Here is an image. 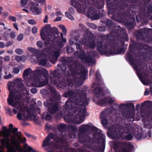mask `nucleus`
<instances>
[{
    "label": "nucleus",
    "mask_w": 152,
    "mask_h": 152,
    "mask_svg": "<svg viewBox=\"0 0 152 152\" xmlns=\"http://www.w3.org/2000/svg\"><path fill=\"white\" fill-rule=\"evenodd\" d=\"M21 78H17L13 81H9L8 83V88L10 94L7 99L8 102L9 104L15 107L13 109L15 114L17 113V110L19 112L18 114L17 117L20 120H25L26 119L32 118V115L29 113L28 108L24 102L20 99V95L16 93H13V91L16 86L18 87V91H22L23 93L28 95L29 90L25 89L22 82Z\"/></svg>",
    "instance_id": "1"
},
{
    "label": "nucleus",
    "mask_w": 152,
    "mask_h": 152,
    "mask_svg": "<svg viewBox=\"0 0 152 152\" xmlns=\"http://www.w3.org/2000/svg\"><path fill=\"white\" fill-rule=\"evenodd\" d=\"M79 96L80 97L75 99L74 101L70 98L66 102L65 107L67 110H72L75 113H78L73 120H72V116L69 115H66L64 117L65 121L69 123L73 122L75 124H79L84 121V117L88 115L86 113L85 107L88 104L89 100L86 97L85 89L80 93Z\"/></svg>",
    "instance_id": "2"
},
{
    "label": "nucleus",
    "mask_w": 152,
    "mask_h": 152,
    "mask_svg": "<svg viewBox=\"0 0 152 152\" xmlns=\"http://www.w3.org/2000/svg\"><path fill=\"white\" fill-rule=\"evenodd\" d=\"M2 129L3 130L0 131V137L3 136L4 138L0 140L2 145V146H0V152H23V149L17 144L15 135L18 131V128H15L11 130L13 134L11 136L10 140L9 138L10 135V130L5 126L3 127Z\"/></svg>",
    "instance_id": "3"
},
{
    "label": "nucleus",
    "mask_w": 152,
    "mask_h": 152,
    "mask_svg": "<svg viewBox=\"0 0 152 152\" xmlns=\"http://www.w3.org/2000/svg\"><path fill=\"white\" fill-rule=\"evenodd\" d=\"M32 70L30 68L25 70L23 73V77L26 80L27 83H29L30 85L36 87H41L48 84V72L45 69L41 67L37 68L33 73V76L30 79L28 80V75L31 73Z\"/></svg>",
    "instance_id": "4"
},
{
    "label": "nucleus",
    "mask_w": 152,
    "mask_h": 152,
    "mask_svg": "<svg viewBox=\"0 0 152 152\" xmlns=\"http://www.w3.org/2000/svg\"><path fill=\"white\" fill-rule=\"evenodd\" d=\"M71 4L77 9L78 12L84 13L87 10L86 15L90 18L97 20L102 16L99 11L92 7L88 0H72Z\"/></svg>",
    "instance_id": "5"
},
{
    "label": "nucleus",
    "mask_w": 152,
    "mask_h": 152,
    "mask_svg": "<svg viewBox=\"0 0 152 152\" xmlns=\"http://www.w3.org/2000/svg\"><path fill=\"white\" fill-rule=\"evenodd\" d=\"M108 135L114 139L121 138L128 140H131L132 138V135L134 134L133 129L129 125H125L122 129L115 127L113 126L109 129Z\"/></svg>",
    "instance_id": "6"
},
{
    "label": "nucleus",
    "mask_w": 152,
    "mask_h": 152,
    "mask_svg": "<svg viewBox=\"0 0 152 152\" xmlns=\"http://www.w3.org/2000/svg\"><path fill=\"white\" fill-rule=\"evenodd\" d=\"M91 126L89 124H83L80 126L79 128L80 133L78 134V138L79 141L82 143H83L87 142L86 144H85L86 147L90 148L92 150L94 151H97L99 152H104L105 148V136H103L102 138L101 139V146L99 148H96L95 147L96 144L95 143H92L89 142V140H87L88 137L87 136H84L81 135V133H85L86 132L91 128Z\"/></svg>",
    "instance_id": "7"
},
{
    "label": "nucleus",
    "mask_w": 152,
    "mask_h": 152,
    "mask_svg": "<svg viewBox=\"0 0 152 152\" xmlns=\"http://www.w3.org/2000/svg\"><path fill=\"white\" fill-rule=\"evenodd\" d=\"M70 69L69 72V68H66L63 71L64 75L65 77H70L67 79V85L72 87L74 83L78 84V85L82 84L83 81L86 79V72L84 69H79L76 72L71 68Z\"/></svg>",
    "instance_id": "8"
},
{
    "label": "nucleus",
    "mask_w": 152,
    "mask_h": 152,
    "mask_svg": "<svg viewBox=\"0 0 152 152\" xmlns=\"http://www.w3.org/2000/svg\"><path fill=\"white\" fill-rule=\"evenodd\" d=\"M61 138L59 139L56 135H54L53 134H50L46 137L43 141L42 146L45 147L50 145H52L56 148L58 147L56 145L53 144L52 142L54 141L57 142L58 144H61V145L64 148L66 152H75L74 149L71 148L69 146L64 136H62Z\"/></svg>",
    "instance_id": "9"
},
{
    "label": "nucleus",
    "mask_w": 152,
    "mask_h": 152,
    "mask_svg": "<svg viewBox=\"0 0 152 152\" xmlns=\"http://www.w3.org/2000/svg\"><path fill=\"white\" fill-rule=\"evenodd\" d=\"M99 85L94 83L92 86L94 89V92L95 96L93 100L97 104L101 106L106 105L107 103L111 104L115 100L113 97H109L105 98L102 95L101 89L99 88Z\"/></svg>",
    "instance_id": "10"
},
{
    "label": "nucleus",
    "mask_w": 152,
    "mask_h": 152,
    "mask_svg": "<svg viewBox=\"0 0 152 152\" xmlns=\"http://www.w3.org/2000/svg\"><path fill=\"white\" fill-rule=\"evenodd\" d=\"M57 44V50L55 49L53 50L50 48L46 50L47 52V57L50 59V62L53 64H54L57 60L58 58L60 56L59 50L64 45L61 39L58 40Z\"/></svg>",
    "instance_id": "11"
},
{
    "label": "nucleus",
    "mask_w": 152,
    "mask_h": 152,
    "mask_svg": "<svg viewBox=\"0 0 152 152\" xmlns=\"http://www.w3.org/2000/svg\"><path fill=\"white\" fill-rule=\"evenodd\" d=\"M52 30L50 24H47L43 27L41 31L40 35L42 39L45 40V42L49 40L51 42H54L56 40V36L52 32Z\"/></svg>",
    "instance_id": "12"
},
{
    "label": "nucleus",
    "mask_w": 152,
    "mask_h": 152,
    "mask_svg": "<svg viewBox=\"0 0 152 152\" xmlns=\"http://www.w3.org/2000/svg\"><path fill=\"white\" fill-rule=\"evenodd\" d=\"M132 65L134 70L136 71L137 76L143 84L146 85L148 84H150V83L146 79L147 75L143 72V69H142L139 70L140 67L138 64L132 62Z\"/></svg>",
    "instance_id": "13"
},
{
    "label": "nucleus",
    "mask_w": 152,
    "mask_h": 152,
    "mask_svg": "<svg viewBox=\"0 0 152 152\" xmlns=\"http://www.w3.org/2000/svg\"><path fill=\"white\" fill-rule=\"evenodd\" d=\"M69 43L70 45H72L74 44L75 42L76 45L77 49L81 50V47L80 44H81L80 42L78 41L77 39H73V38H70L69 39ZM81 53L80 54L79 57L84 62L87 63H90L92 61V58L90 56H86L82 50H80Z\"/></svg>",
    "instance_id": "14"
},
{
    "label": "nucleus",
    "mask_w": 152,
    "mask_h": 152,
    "mask_svg": "<svg viewBox=\"0 0 152 152\" xmlns=\"http://www.w3.org/2000/svg\"><path fill=\"white\" fill-rule=\"evenodd\" d=\"M115 152H130L131 146L129 143L124 142H115L113 144Z\"/></svg>",
    "instance_id": "15"
},
{
    "label": "nucleus",
    "mask_w": 152,
    "mask_h": 152,
    "mask_svg": "<svg viewBox=\"0 0 152 152\" xmlns=\"http://www.w3.org/2000/svg\"><path fill=\"white\" fill-rule=\"evenodd\" d=\"M88 34L84 37L82 42L86 46L88 47L91 48H94L95 44L94 39H93V35L92 34H90L89 37Z\"/></svg>",
    "instance_id": "16"
},
{
    "label": "nucleus",
    "mask_w": 152,
    "mask_h": 152,
    "mask_svg": "<svg viewBox=\"0 0 152 152\" xmlns=\"http://www.w3.org/2000/svg\"><path fill=\"white\" fill-rule=\"evenodd\" d=\"M56 73L55 72H52L51 74L50 75V80L51 82L53 84H58V83L61 85V86H65L66 84L65 83V80H61V79L60 77L58 78V77L56 76Z\"/></svg>",
    "instance_id": "17"
},
{
    "label": "nucleus",
    "mask_w": 152,
    "mask_h": 152,
    "mask_svg": "<svg viewBox=\"0 0 152 152\" xmlns=\"http://www.w3.org/2000/svg\"><path fill=\"white\" fill-rule=\"evenodd\" d=\"M44 105L45 106H49L48 111L51 114H54L56 112L58 109V105L56 102L50 103L48 100L45 102Z\"/></svg>",
    "instance_id": "18"
},
{
    "label": "nucleus",
    "mask_w": 152,
    "mask_h": 152,
    "mask_svg": "<svg viewBox=\"0 0 152 152\" xmlns=\"http://www.w3.org/2000/svg\"><path fill=\"white\" fill-rule=\"evenodd\" d=\"M68 128L69 131L68 133V137L70 138H75L76 137L75 133L77 130V127L74 126L70 125Z\"/></svg>",
    "instance_id": "19"
},
{
    "label": "nucleus",
    "mask_w": 152,
    "mask_h": 152,
    "mask_svg": "<svg viewBox=\"0 0 152 152\" xmlns=\"http://www.w3.org/2000/svg\"><path fill=\"white\" fill-rule=\"evenodd\" d=\"M108 112L109 113L110 115V114L111 113L110 112V110H108L104 112H102L100 115V118L101 119L102 123L103 125H106L107 123V120L105 119L104 116H105L106 118L109 117V115H107Z\"/></svg>",
    "instance_id": "20"
},
{
    "label": "nucleus",
    "mask_w": 152,
    "mask_h": 152,
    "mask_svg": "<svg viewBox=\"0 0 152 152\" xmlns=\"http://www.w3.org/2000/svg\"><path fill=\"white\" fill-rule=\"evenodd\" d=\"M32 7L30 9V11L32 12L34 14L38 15L40 13L42 12V10L38 8L37 7L35 6H38V3L34 4V3H32Z\"/></svg>",
    "instance_id": "21"
},
{
    "label": "nucleus",
    "mask_w": 152,
    "mask_h": 152,
    "mask_svg": "<svg viewBox=\"0 0 152 152\" xmlns=\"http://www.w3.org/2000/svg\"><path fill=\"white\" fill-rule=\"evenodd\" d=\"M92 4L98 9L102 7L104 4V0H92Z\"/></svg>",
    "instance_id": "22"
},
{
    "label": "nucleus",
    "mask_w": 152,
    "mask_h": 152,
    "mask_svg": "<svg viewBox=\"0 0 152 152\" xmlns=\"http://www.w3.org/2000/svg\"><path fill=\"white\" fill-rule=\"evenodd\" d=\"M107 46L105 45H104L103 42H98L97 45V50L99 52H105L107 51L106 50Z\"/></svg>",
    "instance_id": "23"
},
{
    "label": "nucleus",
    "mask_w": 152,
    "mask_h": 152,
    "mask_svg": "<svg viewBox=\"0 0 152 152\" xmlns=\"http://www.w3.org/2000/svg\"><path fill=\"white\" fill-rule=\"evenodd\" d=\"M122 114L124 117L127 118H131V119H132V120H131L132 121H133L134 115V111L131 113L129 111H125L124 113H123Z\"/></svg>",
    "instance_id": "24"
},
{
    "label": "nucleus",
    "mask_w": 152,
    "mask_h": 152,
    "mask_svg": "<svg viewBox=\"0 0 152 152\" xmlns=\"http://www.w3.org/2000/svg\"><path fill=\"white\" fill-rule=\"evenodd\" d=\"M36 58H37V61L39 65L44 66L46 64L47 60L43 59L42 57H38V56L37 55Z\"/></svg>",
    "instance_id": "25"
},
{
    "label": "nucleus",
    "mask_w": 152,
    "mask_h": 152,
    "mask_svg": "<svg viewBox=\"0 0 152 152\" xmlns=\"http://www.w3.org/2000/svg\"><path fill=\"white\" fill-rule=\"evenodd\" d=\"M144 126L145 128L150 129L152 128V120H149V117L146 121H145Z\"/></svg>",
    "instance_id": "26"
},
{
    "label": "nucleus",
    "mask_w": 152,
    "mask_h": 152,
    "mask_svg": "<svg viewBox=\"0 0 152 152\" xmlns=\"http://www.w3.org/2000/svg\"><path fill=\"white\" fill-rule=\"evenodd\" d=\"M9 67L7 66H4V69L5 74L6 75L4 76V78L6 79H8L11 78L13 77V75L11 74H9L7 75V69H9Z\"/></svg>",
    "instance_id": "27"
},
{
    "label": "nucleus",
    "mask_w": 152,
    "mask_h": 152,
    "mask_svg": "<svg viewBox=\"0 0 152 152\" xmlns=\"http://www.w3.org/2000/svg\"><path fill=\"white\" fill-rule=\"evenodd\" d=\"M67 127L66 125L63 123L60 124L57 127L58 130L60 131L65 130Z\"/></svg>",
    "instance_id": "28"
},
{
    "label": "nucleus",
    "mask_w": 152,
    "mask_h": 152,
    "mask_svg": "<svg viewBox=\"0 0 152 152\" xmlns=\"http://www.w3.org/2000/svg\"><path fill=\"white\" fill-rule=\"evenodd\" d=\"M73 94L74 93L72 91H69V92L64 93V96L65 97H67L72 96Z\"/></svg>",
    "instance_id": "29"
},
{
    "label": "nucleus",
    "mask_w": 152,
    "mask_h": 152,
    "mask_svg": "<svg viewBox=\"0 0 152 152\" xmlns=\"http://www.w3.org/2000/svg\"><path fill=\"white\" fill-rule=\"evenodd\" d=\"M59 28L62 30V32L65 35L66 34L67 30L64 26L61 25L59 26Z\"/></svg>",
    "instance_id": "30"
},
{
    "label": "nucleus",
    "mask_w": 152,
    "mask_h": 152,
    "mask_svg": "<svg viewBox=\"0 0 152 152\" xmlns=\"http://www.w3.org/2000/svg\"><path fill=\"white\" fill-rule=\"evenodd\" d=\"M20 68L18 67H15L12 69V72L15 74H17L19 73L20 71Z\"/></svg>",
    "instance_id": "31"
},
{
    "label": "nucleus",
    "mask_w": 152,
    "mask_h": 152,
    "mask_svg": "<svg viewBox=\"0 0 152 152\" xmlns=\"http://www.w3.org/2000/svg\"><path fill=\"white\" fill-rule=\"evenodd\" d=\"M66 16L70 20H74V18L72 16L69 12H66L65 13Z\"/></svg>",
    "instance_id": "32"
},
{
    "label": "nucleus",
    "mask_w": 152,
    "mask_h": 152,
    "mask_svg": "<svg viewBox=\"0 0 152 152\" xmlns=\"http://www.w3.org/2000/svg\"><path fill=\"white\" fill-rule=\"evenodd\" d=\"M15 53L18 55H21L23 53V50L20 48H17L15 50Z\"/></svg>",
    "instance_id": "33"
},
{
    "label": "nucleus",
    "mask_w": 152,
    "mask_h": 152,
    "mask_svg": "<svg viewBox=\"0 0 152 152\" xmlns=\"http://www.w3.org/2000/svg\"><path fill=\"white\" fill-rule=\"evenodd\" d=\"M28 49L30 51L34 53V54H38V51L36 49H35L34 48H33L31 47H28Z\"/></svg>",
    "instance_id": "34"
},
{
    "label": "nucleus",
    "mask_w": 152,
    "mask_h": 152,
    "mask_svg": "<svg viewBox=\"0 0 152 152\" xmlns=\"http://www.w3.org/2000/svg\"><path fill=\"white\" fill-rule=\"evenodd\" d=\"M28 49L30 51L34 53V54H38V51L36 49H35L34 48H33L31 47H28Z\"/></svg>",
    "instance_id": "35"
},
{
    "label": "nucleus",
    "mask_w": 152,
    "mask_h": 152,
    "mask_svg": "<svg viewBox=\"0 0 152 152\" xmlns=\"http://www.w3.org/2000/svg\"><path fill=\"white\" fill-rule=\"evenodd\" d=\"M17 140V144L18 145H19V143H24L26 142V138L25 137H23V138H21V139L20 140Z\"/></svg>",
    "instance_id": "36"
},
{
    "label": "nucleus",
    "mask_w": 152,
    "mask_h": 152,
    "mask_svg": "<svg viewBox=\"0 0 152 152\" xmlns=\"http://www.w3.org/2000/svg\"><path fill=\"white\" fill-rule=\"evenodd\" d=\"M21 133L20 132H18L15 134V135L16 139V140H19L21 139V135H20Z\"/></svg>",
    "instance_id": "37"
},
{
    "label": "nucleus",
    "mask_w": 152,
    "mask_h": 152,
    "mask_svg": "<svg viewBox=\"0 0 152 152\" xmlns=\"http://www.w3.org/2000/svg\"><path fill=\"white\" fill-rule=\"evenodd\" d=\"M111 0H107V6L110 9L113 8V5L112 4L110 3Z\"/></svg>",
    "instance_id": "38"
},
{
    "label": "nucleus",
    "mask_w": 152,
    "mask_h": 152,
    "mask_svg": "<svg viewBox=\"0 0 152 152\" xmlns=\"http://www.w3.org/2000/svg\"><path fill=\"white\" fill-rule=\"evenodd\" d=\"M23 38V34H19L17 37V40L18 41H21Z\"/></svg>",
    "instance_id": "39"
},
{
    "label": "nucleus",
    "mask_w": 152,
    "mask_h": 152,
    "mask_svg": "<svg viewBox=\"0 0 152 152\" xmlns=\"http://www.w3.org/2000/svg\"><path fill=\"white\" fill-rule=\"evenodd\" d=\"M28 23L30 24L34 25L36 24V22L34 20L30 19L28 20Z\"/></svg>",
    "instance_id": "40"
},
{
    "label": "nucleus",
    "mask_w": 152,
    "mask_h": 152,
    "mask_svg": "<svg viewBox=\"0 0 152 152\" xmlns=\"http://www.w3.org/2000/svg\"><path fill=\"white\" fill-rule=\"evenodd\" d=\"M37 46L39 48H42L43 46V44L40 41H38L37 43Z\"/></svg>",
    "instance_id": "41"
},
{
    "label": "nucleus",
    "mask_w": 152,
    "mask_h": 152,
    "mask_svg": "<svg viewBox=\"0 0 152 152\" xmlns=\"http://www.w3.org/2000/svg\"><path fill=\"white\" fill-rule=\"evenodd\" d=\"M15 60L18 62L20 61L22 59V58L21 56H16L15 58Z\"/></svg>",
    "instance_id": "42"
},
{
    "label": "nucleus",
    "mask_w": 152,
    "mask_h": 152,
    "mask_svg": "<svg viewBox=\"0 0 152 152\" xmlns=\"http://www.w3.org/2000/svg\"><path fill=\"white\" fill-rule=\"evenodd\" d=\"M1 15L4 18H6L8 15V13L6 12H3Z\"/></svg>",
    "instance_id": "43"
},
{
    "label": "nucleus",
    "mask_w": 152,
    "mask_h": 152,
    "mask_svg": "<svg viewBox=\"0 0 152 152\" xmlns=\"http://www.w3.org/2000/svg\"><path fill=\"white\" fill-rule=\"evenodd\" d=\"M16 36L15 33L14 31H12L10 33V36L12 38H14Z\"/></svg>",
    "instance_id": "44"
},
{
    "label": "nucleus",
    "mask_w": 152,
    "mask_h": 152,
    "mask_svg": "<svg viewBox=\"0 0 152 152\" xmlns=\"http://www.w3.org/2000/svg\"><path fill=\"white\" fill-rule=\"evenodd\" d=\"M9 19L10 20L13 22H16V18L12 16H10L9 17Z\"/></svg>",
    "instance_id": "45"
},
{
    "label": "nucleus",
    "mask_w": 152,
    "mask_h": 152,
    "mask_svg": "<svg viewBox=\"0 0 152 152\" xmlns=\"http://www.w3.org/2000/svg\"><path fill=\"white\" fill-rule=\"evenodd\" d=\"M135 137L137 139H140L142 137V134L141 133H138L135 135Z\"/></svg>",
    "instance_id": "46"
},
{
    "label": "nucleus",
    "mask_w": 152,
    "mask_h": 152,
    "mask_svg": "<svg viewBox=\"0 0 152 152\" xmlns=\"http://www.w3.org/2000/svg\"><path fill=\"white\" fill-rule=\"evenodd\" d=\"M88 26L91 28L94 29L96 28V26L93 23H90L89 24Z\"/></svg>",
    "instance_id": "47"
},
{
    "label": "nucleus",
    "mask_w": 152,
    "mask_h": 152,
    "mask_svg": "<svg viewBox=\"0 0 152 152\" xmlns=\"http://www.w3.org/2000/svg\"><path fill=\"white\" fill-rule=\"evenodd\" d=\"M37 28L36 26L32 28V32L34 34H36L37 32Z\"/></svg>",
    "instance_id": "48"
},
{
    "label": "nucleus",
    "mask_w": 152,
    "mask_h": 152,
    "mask_svg": "<svg viewBox=\"0 0 152 152\" xmlns=\"http://www.w3.org/2000/svg\"><path fill=\"white\" fill-rule=\"evenodd\" d=\"M31 92L34 94L36 93L37 92V90L36 88H32L31 90Z\"/></svg>",
    "instance_id": "49"
},
{
    "label": "nucleus",
    "mask_w": 152,
    "mask_h": 152,
    "mask_svg": "<svg viewBox=\"0 0 152 152\" xmlns=\"http://www.w3.org/2000/svg\"><path fill=\"white\" fill-rule=\"evenodd\" d=\"M21 3L22 4V5L23 6H25V5L27 2V0H21Z\"/></svg>",
    "instance_id": "50"
},
{
    "label": "nucleus",
    "mask_w": 152,
    "mask_h": 152,
    "mask_svg": "<svg viewBox=\"0 0 152 152\" xmlns=\"http://www.w3.org/2000/svg\"><path fill=\"white\" fill-rule=\"evenodd\" d=\"M4 60L5 61H8L10 60V57L8 56H6L4 57Z\"/></svg>",
    "instance_id": "51"
},
{
    "label": "nucleus",
    "mask_w": 152,
    "mask_h": 152,
    "mask_svg": "<svg viewBox=\"0 0 152 152\" xmlns=\"http://www.w3.org/2000/svg\"><path fill=\"white\" fill-rule=\"evenodd\" d=\"M98 30L99 31H105V29L104 27H100L99 28Z\"/></svg>",
    "instance_id": "52"
},
{
    "label": "nucleus",
    "mask_w": 152,
    "mask_h": 152,
    "mask_svg": "<svg viewBox=\"0 0 152 152\" xmlns=\"http://www.w3.org/2000/svg\"><path fill=\"white\" fill-rule=\"evenodd\" d=\"M48 16L47 15H46L45 18L44 19L43 22L44 23H47L48 22Z\"/></svg>",
    "instance_id": "53"
},
{
    "label": "nucleus",
    "mask_w": 152,
    "mask_h": 152,
    "mask_svg": "<svg viewBox=\"0 0 152 152\" xmlns=\"http://www.w3.org/2000/svg\"><path fill=\"white\" fill-rule=\"evenodd\" d=\"M51 118V117L50 115L49 114L47 115L45 117V119L47 120H50Z\"/></svg>",
    "instance_id": "54"
},
{
    "label": "nucleus",
    "mask_w": 152,
    "mask_h": 152,
    "mask_svg": "<svg viewBox=\"0 0 152 152\" xmlns=\"http://www.w3.org/2000/svg\"><path fill=\"white\" fill-rule=\"evenodd\" d=\"M13 25L14 27L16 29L17 31H18L19 30V29L18 27V24L16 23H13Z\"/></svg>",
    "instance_id": "55"
},
{
    "label": "nucleus",
    "mask_w": 152,
    "mask_h": 152,
    "mask_svg": "<svg viewBox=\"0 0 152 152\" xmlns=\"http://www.w3.org/2000/svg\"><path fill=\"white\" fill-rule=\"evenodd\" d=\"M56 16H61L62 15V14L61 12L58 11L56 12Z\"/></svg>",
    "instance_id": "56"
},
{
    "label": "nucleus",
    "mask_w": 152,
    "mask_h": 152,
    "mask_svg": "<svg viewBox=\"0 0 152 152\" xmlns=\"http://www.w3.org/2000/svg\"><path fill=\"white\" fill-rule=\"evenodd\" d=\"M148 11L149 12H152V6H150L148 7Z\"/></svg>",
    "instance_id": "57"
},
{
    "label": "nucleus",
    "mask_w": 152,
    "mask_h": 152,
    "mask_svg": "<svg viewBox=\"0 0 152 152\" xmlns=\"http://www.w3.org/2000/svg\"><path fill=\"white\" fill-rule=\"evenodd\" d=\"M4 44L2 42H0V48H3L5 47Z\"/></svg>",
    "instance_id": "58"
},
{
    "label": "nucleus",
    "mask_w": 152,
    "mask_h": 152,
    "mask_svg": "<svg viewBox=\"0 0 152 152\" xmlns=\"http://www.w3.org/2000/svg\"><path fill=\"white\" fill-rule=\"evenodd\" d=\"M7 53L10 54H12L13 52V50H8L7 51Z\"/></svg>",
    "instance_id": "59"
},
{
    "label": "nucleus",
    "mask_w": 152,
    "mask_h": 152,
    "mask_svg": "<svg viewBox=\"0 0 152 152\" xmlns=\"http://www.w3.org/2000/svg\"><path fill=\"white\" fill-rule=\"evenodd\" d=\"M12 44V43L11 42H7L6 44V47H8Z\"/></svg>",
    "instance_id": "60"
},
{
    "label": "nucleus",
    "mask_w": 152,
    "mask_h": 152,
    "mask_svg": "<svg viewBox=\"0 0 152 152\" xmlns=\"http://www.w3.org/2000/svg\"><path fill=\"white\" fill-rule=\"evenodd\" d=\"M61 17H58L54 20V21H60L61 20Z\"/></svg>",
    "instance_id": "61"
},
{
    "label": "nucleus",
    "mask_w": 152,
    "mask_h": 152,
    "mask_svg": "<svg viewBox=\"0 0 152 152\" xmlns=\"http://www.w3.org/2000/svg\"><path fill=\"white\" fill-rule=\"evenodd\" d=\"M149 94V91L147 90V89H146L144 93V95H148Z\"/></svg>",
    "instance_id": "62"
},
{
    "label": "nucleus",
    "mask_w": 152,
    "mask_h": 152,
    "mask_svg": "<svg viewBox=\"0 0 152 152\" xmlns=\"http://www.w3.org/2000/svg\"><path fill=\"white\" fill-rule=\"evenodd\" d=\"M13 127V125L12 124H10L9 125V130L11 131Z\"/></svg>",
    "instance_id": "63"
},
{
    "label": "nucleus",
    "mask_w": 152,
    "mask_h": 152,
    "mask_svg": "<svg viewBox=\"0 0 152 152\" xmlns=\"http://www.w3.org/2000/svg\"><path fill=\"white\" fill-rule=\"evenodd\" d=\"M67 51L68 52H72L73 51V49H72L71 48H68L67 49Z\"/></svg>",
    "instance_id": "64"
}]
</instances>
